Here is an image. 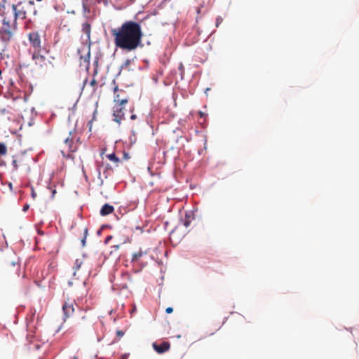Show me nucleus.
I'll return each instance as SVG.
<instances>
[{
    "mask_svg": "<svg viewBox=\"0 0 359 359\" xmlns=\"http://www.w3.org/2000/svg\"><path fill=\"white\" fill-rule=\"evenodd\" d=\"M144 254H146L145 252H143L142 250H139L138 252H135L133 255V257H132V262H137L139 260V259L140 257H142Z\"/></svg>",
    "mask_w": 359,
    "mask_h": 359,
    "instance_id": "ddd939ff",
    "label": "nucleus"
},
{
    "mask_svg": "<svg viewBox=\"0 0 359 359\" xmlns=\"http://www.w3.org/2000/svg\"><path fill=\"white\" fill-rule=\"evenodd\" d=\"M111 238V236H109V237L107 238V241L108 240H110V238Z\"/></svg>",
    "mask_w": 359,
    "mask_h": 359,
    "instance_id": "f704fd0d",
    "label": "nucleus"
},
{
    "mask_svg": "<svg viewBox=\"0 0 359 359\" xmlns=\"http://www.w3.org/2000/svg\"><path fill=\"white\" fill-rule=\"evenodd\" d=\"M12 165H13V168H14V170H17V169H18V162H17V161H16L15 159H14V160L13 161V162H12Z\"/></svg>",
    "mask_w": 359,
    "mask_h": 359,
    "instance_id": "412c9836",
    "label": "nucleus"
},
{
    "mask_svg": "<svg viewBox=\"0 0 359 359\" xmlns=\"http://www.w3.org/2000/svg\"><path fill=\"white\" fill-rule=\"evenodd\" d=\"M82 264H83V262L81 259H76L75 260L74 265V273H76V271H77L81 268V266L82 265Z\"/></svg>",
    "mask_w": 359,
    "mask_h": 359,
    "instance_id": "4468645a",
    "label": "nucleus"
},
{
    "mask_svg": "<svg viewBox=\"0 0 359 359\" xmlns=\"http://www.w3.org/2000/svg\"><path fill=\"white\" fill-rule=\"evenodd\" d=\"M87 82V79H85V81H83V84L85 85Z\"/></svg>",
    "mask_w": 359,
    "mask_h": 359,
    "instance_id": "72a5a7b5",
    "label": "nucleus"
},
{
    "mask_svg": "<svg viewBox=\"0 0 359 359\" xmlns=\"http://www.w3.org/2000/svg\"><path fill=\"white\" fill-rule=\"evenodd\" d=\"M114 102H115L113 108L114 120L116 123H120L121 121L124 119V105L128 102V97L119 99V94H116L114 97Z\"/></svg>",
    "mask_w": 359,
    "mask_h": 359,
    "instance_id": "7ed1b4c3",
    "label": "nucleus"
},
{
    "mask_svg": "<svg viewBox=\"0 0 359 359\" xmlns=\"http://www.w3.org/2000/svg\"><path fill=\"white\" fill-rule=\"evenodd\" d=\"M125 93V92L123 90H119L118 87L116 86L114 88V95L116 94H119V99H121L122 97H128L127 96H122L121 94Z\"/></svg>",
    "mask_w": 359,
    "mask_h": 359,
    "instance_id": "dca6fc26",
    "label": "nucleus"
},
{
    "mask_svg": "<svg viewBox=\"0 0 359 359\" xmlns=\"http://www.w3.org/2000/svg\"><path fill=\"white\" fill-rule=\"evenodd\" d=\"M130 158L129 154L128 153H123V159L127 161Z\"/></svg>",
    "mask_w": 359,
    "mask_h": 359,
    "instance_id": "4be33fe9",
    "label": "nucleus"
},
{
    "mask_svg": "<svg viewBox=\"0 0 359 359\" xmlns=\"http://www.w3.org/2000/svg\"><path fill=\"white\" fill-rule=\"evenodd\" d=\"M137 118V116L135 114H132L130 116L131 120H135Z\"/></svg>",
    "mask_w": 359,
    "mask_h": 359,
    "instance_id": "cd10ccee",
    "label": "nucleus"
},
{
    "mask_svg": "<svg viewBox=\"0 0 359 359\" xmlns=\"http://www.w3.org/2000/svg\"><path fill=\"white\" fill-rule=\"evenodd\" d=\"M7 154V147L3 142H0V156H5Z\"/></svg>",
    "mask_w": 359,
    "mask_h": 359,
    "instance_id": "2eb2a0df",
    "label": "nucleus"
},
{
    "mask_svg": "<svg viewBox=\"0 0 359 359\" xmlns=\"http://www.w3.org/2000/svg\"><path fill=\"white\" fill-rule=\"evenodd\" d=\"M29 41L34 48V51L41 50V41L40 35L36 32H33L29 34L28 35Z\"/></svg>",
    "mask_w": 359,
    "mask_h": 359,
    "instance_id": "20e7f679",
    "label": "nucleus"
},
{
    "mask_svg": "<svg viewBox=\"0 0 359 359\" xmlns=\"http://www.w3.org/2000/svg\"><path fill=\"white\" fill-rule=\"evenodd\" d=\"M173 311V309L172 307H168L166 309H165V312L168 313V314H170L171 313H172Z\"/></svg>",
    "mask_w": 359,
    "mask_h": 359,
    "instance_id": "5701e85b",
    "label": "nucleus"
},
{
    "mask_svg": "<svg viewBox=\"0 0 359 359\" xmlns=\"http://www.w3.org/2000/svg\"><path fill=\"white\" fill-rule=\"evenodd\" d=\"M29 208V205L28 204H25L24 206H23V208H22V210L24 212H26Z\"/></svg>",
    "mask_w": 359,
    "mask_h": 359,
    "instance_id": "393cba45",
    "label": "nucleus"
},
{
    "mask_svg": "<svg viewBox=\"0 0 359 359\" xmlns=\"http://www.w3.org/2000/svg\"><path fill=\"white\" fill-rule=\"evenodd\" d=\"M62 310L65 318H69L74 312L73 302H65L62 306Z\"/></svg>",
    "mask_w": 359,
    "mask_h": 359,
    "instance_id": "1a4fd4ad",
    "label": "nucleus"
},
{
    "mask_svg": "<svg viewBox=\"0 0 359 359\" xmlns=\"http://www.w3.org/2000/svg\"><path fill=\"white\" fill-rule=\"evenodd\" d=\"M96 83H97V82L95 79H93L90 83V86H92L93 87L95 86Z\"/></svg>",
    "mask_w": 359,
    "mask_h": 359,
    "instance_id": "b1692460",
    "label": "nucleus"
},
{
    "mask_svg": "<svg viewBox=\"0 0 359 359\" xmlns=\"http://www.w3.org/2000/svg\"><path fill=\"white\" fill-rule=\"evenodd\" d=\"M223 19L221 17H217L216 19L215 25L217 27H219V25L222 22Z\"/></svg>",
    "mask_w": 359,
    "mask_h": 359,
    "instance_id": "a211bd4d",
    "label": "nucleus"
},
{
    "mask_svg": "<svg viewBox=\"0 0 359 359\" xmlns=\"http://www.w3.org/2000/svg\"><path fill=\"white\" fill-rule=\"evenodd\" d=\"M6 112V110L5 109L1 110V114H4Z\"/></svg>",
    "mask_w": 359,
    "mask_h": 359,
    "instance_id": "c756f323",
    "label": "nucleus"
},
{
    "mask_svg": "<svg viewBox=\"0 0 359 359\" xmlns=\"http://www.w3.org/2000/svg\"><path fill=\"white\" fill-rule=\"evenodd\" d=\"M122 287H123V288H126V287H127V284H126V283H123V284L122 285Z\"/></svg>",
    "mask_w": 359,
    "mask_h": 359,
    "instance_id": "2f4dec72",
    "label": "nucleus"
},
{
    "mask_svg": "<svg viewBox=\"0 0 359 359\" xmlns=\"http://www.w3.org/2000/svg\"><path fill=\"white\" fill-rule=\"evenodd\" d=\"M111 34L116 48L128 52L142 46L143 32L141 25L133 20L124 22L120 27L112 29Z\"/></svg>",
    "mask_w": 359,
    "mask_h": 359,
    "instance_id": "f03ea898",
    "label": "nucleus"
},
{
    "mask_svg": "<svg viewBox=\"0 0 359 359\" xmlns=\"http://www.w3.org/2000/svg\"><path fill=\"white\" fill-rule=\"evenodd\" d=\"M122 276L124 279L130 280L131 279V276L128 273H124L122 274Z\"/></svg>",
    "mask_w": 359,
    "mask_h": 359,
    "instance_id": "6ab92c4d",
    "label": "nucleus"
},
{
    "mask_svg": "<svg viewBox=\"0 0 359 359\" xmlns=\"http://www.w3.org/2000/svg\"><path fill=\"white\" fill-rule=\"evenodd\" d=\"M32 196L34 199L36 197V194L35 193V191L33 189L32 191Z\"/></svg>",
    "mask_w": 359,
    "mask_h": 359,
    "instance_id": "bb28decb",
    "label": "nucleus"
},
{
    "mask_svg": "<svg viewBox=\"0 0 359 359\" xmlns=\"http://www.w3.org/2000/svg\"><path fill=\"white\" fill-rule=\"evenodd\" d=\"M154 349L160 354L168 351L170 348V344L168 341H163L160 344L154 343Z\"/></svg>",
    "mask_w": 359,
    "mask_h": 359,
    "instance_id": "0eeeda50",
    "label": "nucleus"
},
{
    "mask_svg": "<svg viewBox=\"0 0 359 359\" xmlns=\"http://www.w3.org/2000/svg\"><path fill=\"white\" fill-rule=\"evenodd\" d=\"M61 152H62V154H63V156H66V155H65V149L62 150V151H61Z\"/></svg>",
    "mask_w": 359,
    "mask_h": 359,
    "instance_id": "473e14b6",
    "label": "nucleus"
},
{
    "mask_svg": "<svg viewBox=\"0 0 359 359\" xmlns=\"http://www.w3.org/2000/svg\"><path fill=\"white\" fill-rule=\"evenodd\" d=\"M91 26L88 22H85L82 25V32L86 34L87 38L89 39L90 36Z\"/></svg>",
    "mask_w": 359,
    "mask_h": 359,
    "instance_id": "9b49d317",
    "label": "nucleus"
},
{
    "mask_svg": "<svg viewBox=\"0 0 359 359\" xmlns=\"http://www.w3.org/2000/svg\"><path fill=\"white\" fill-rule=\"evenodd\" d=\"M35 316V311H31L29 317H27V330L30 333H33L36 330V325L34 323V318Z\"/></svg>",
    "mask_w": 359,
    "mask_h": 359,
    "instance_id": "6e6552de",
    "label": "nucleus"
},
{
    "mask_svg": "<svg viewBox=\"0 0 359 359\" xmlns=\"http://www.w3.org/2000/svg\"><path fill=\"white\" fill-rule=\"evenodd\" d=\"M106 156L109 161L116 163V166H118V163L121 161V160L116 156L115 153L107 154Z\"/></svg>",
    "mask_w": 359,
    "mask_h": 359,
    "instance_id": "f8f14e48",
    "label": "nucleus"
},
{
    "mask_svg": "<svg viewBox=\"0 0 359 359\" xmlns=\"http://www.w3.org/2000/svg\"><path fill=\"white\" fill-rule=\"evenodd\" d=\"M197 12H198V13H199V12H200V8H198Z\"/></svg>",
    "mask_w": 359,
    "mask_h": 359,
    "instance_id": "e433bc0d",
    "label": "nucleus"
},
{
    "mask_svg": "<svg viewBox=\"0 0 359 359\" xmlns=\"http://www.w3.org/2000/svg\"><path fill=\"white\" fill-rule=\"evenodd\" d=\"M37 10L32 0H24L12 5L0 6V39L8 43L16 29V20H24L28 15L36 16Z\"/></svg>",
    "mask_w": 359,
    "mask_h": 359,
    "instance_id": "f257e3e1",
    "label": "nucleus"
},
{
    "mask_svg": "<svg viewBox=\"0 0 359 359\" xmlns=\"http://www.w3.org/2000/svg\"><path fill=\"white\" fill-rule=\"evenodd\" d=\"M84 233H85L84 238L81 240L82 245L83 246H84L85 244H86V236H87V233H88V229L87 228L85 229Z\"/></svg>",
    "mask_w": 359,
    "mask_h": 359,
    "instance_id": "f3484780",
    "label": "nucleus"
},
{
    "mask_svg": "<svg viewBox=\"0 0 359 359\" xmlns=\"http://www.w3.org/2000/svg\"><path fill=\"white\" fill-rule=\"evenodd\" d=\"M114 210V208L112 205H109V204H104L101 210H100V215L102 216H106V215H108L111 213H112Z\"/></svg>",
    "mask_w": 359,
    "mask_h": 359,
    "instance_id": "9d476101",
    "label": "nucleus"
},
{
    "mask_svg": "<svg viewBox=\"0 0 359 359\" xmlns=\"http://www.w3.org/2000/svg\"><path fill=\"white\" fill-rule=\"evenodd\" d=\"M89 58H90V51H88L87 55L86 57H84L83 60L84 62L89 63Z\"/></svg>",
    "mask_w": 359,
    "mask_h": 359,
    "instance_id": "aec40b11",
    "label": "nucleus"
},
{
    "mask_svg": "<svg viewBox=\"0 0 359 359\" xmlns=\"http://www.w3.org/2000/svg\"><path fill=\"white\" fill-rule=\"evenodd\" d=\"M55 194H56V190H55V189H53V190L52 191V196H51V197H52V198H53V197L55 196Z\"/></svg>",
    "mask_w": 359,
    "mask_h": 359,
    "instance_id": "c85d7f7f",
    "label": "nucleus"
},
{
    "mask_svg": "<svg viewBox=\"0 0 359 359\" xmlns=\"http://www.w3.org/2000/svg\"><path fill=\"white\" fill-rule=\"evenodd\" d=\"M73 359H79L77 356H74Z\"/></svg>",
    "mask_w": 359,
    "mask_h": 359,
    "instance_id": "c9c22d12",
    "label": "nucleus"
},
{
    "mask_svg": "<svg viewBox=\"0 0 359 359\" xmlns=\"http://www.w3.org/2000/svg\"><path fill=\"white\" fill-rule=\"evenodd\" d=\"M72 135V134L70 132L69 137L64 140V145L67 152L73 153L77 150V144L74 142V139Z\"/></svg>",
    "mask_w": 359,
    "mask_h": 359,
    "instance_id": "39448f33",
    "label": "nucleus"
},
{
    "mask_svg": "<svg viewBox=\"0 0 359 359\" xmlns=\"http://www.w3.org/2000/svg\"><path fill=\"white\" fill-rule=\"evenodd\" d=\"M116 334L118 336V337H122L123 335V332L121 331V330H118L116 332Z\"/></svg>",
    "mask_w": 359,
    "mask_h": 359,
    "instance_id": "a878e982",
    "label": "nucleus"
},
{
    "mask_svg": "<svg viewBox=\"0 0 359 359\" xmlns=\"http://www.w3.org/2000/svg\"><path fill=\"white\" fill-rule=\"evenodd\" d=\"M34 336L31 334H27V339H29L30 338L33 337Z\"/></svg>",
    "mask_w": 359,
    "mask_h": 359,
    "instance_id": "7c9ffc66",
    "label": "nucleus"
},
{
    "mask_svg": "<svg viewBox=\"0 0 359 359\" xmlns=\"http://www.w3.org/2000/svg\"><path fill=\"white\" fill-rule=\"evenodd\" d=\"M41 50L34 51L32 55V59L36 65L40 67H43L44 66H46L48 60L44 55H41Z\"/></svg>",
    "mask_w": 359,
    "mask_h": 359,
    "instance_id": "423d86ee",
    "label": "nucleus"
}]
</instances>
